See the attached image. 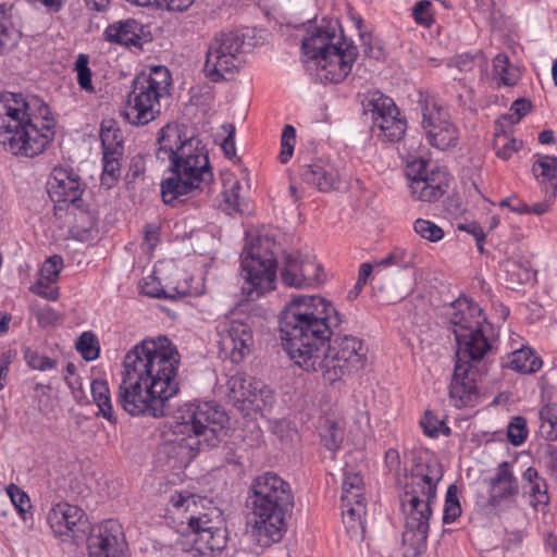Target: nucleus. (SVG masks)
Instances as JSON below:
<instances>
[{"mask_svg": "<svg viewBox=\"0 0 557 557\" xmlns=\"http://www.w3.org/2000/svg\"><path fill=\"white\" fill-rule=\"evenodd\" d=\"M102 37L103 40L113 45L139 49L152 39L147 26L131 17L109 24L104 28Z\"/></svg>", "mask_w": 557, "mask_h": 557, "instance_id": "24", "label": "nucleus"}, {"mask_svg": "<svg viewBox=\"0 0 557 557\" xmlns=\"http://www.w3.org/2000/svg\"><path fill=\"white\" fill-rule=\"evenodd\" d=\"M455 358L454 373L448 387L450 404L457 409L474 407L480 400V371L475 363L483 359L462 358L456 355Z\"/></svg>", "mask_w": 557, "mask_h": 557, "instance_id": "19", "label": "nucleus"}, {"mask_svg": "<svg viewBox=\"0 0 557 557\" xmlns=\"http://www.w3.org/2000/svg\"><path fill=\"white\" fill-rule=\"evenodd\" d=\"M156 157L169 162L171 175L161 182V197L173 208L186 202V196L202 190L214 181L206 145L198 136H187L186 128L168 123L157 137Z\"/></svg>", "mask_w": 557, "mask_h": 557, "instance_id": "2", "label": "nucleus"}, {"mask_svg": "<svg viewBox=\"0 0 557 557\" xmlns=\"http://www.w3.org/2000/svg\"><path fill=\"white\" fill-rule=\"evenodd\" d=\"M73 222L70 232L73 238L79 242L92 239L94 233H97L98 215L91 211L84 201L77 206H70Z\"/></svg>", "mask_w": 557, "mask_h": 557, "instance_id": "28", "label": "nucleus"}, {"mask_svg": "<svg viewBox=\"0 0 557 557\" xmlns=\"http://www.w3.org/2000/svg\"><path fill=\"white\" fill-rule=\"evenodd\" d=\"M102 154L123 156L124 138L122 131L113 120H104L100 125Z\"/></svg>", "mask_w": 557, "mask_h": 557, "instance_id": "30", "label": "nucleus"}, {"mask_svg": "<svg viewBox=\"0 0 557 557\" xmlns=\"http://www.w3.org/2000/svg\"><path fill=\"white\" fill-rule=\"evenodd\" d=\"M299 176L304 183L322 193L333 190L338 183L337 171L330 162L321 159L299 165Z\"/></svg>", "mask_w": 557, "mask_h": 557, "instance_id": "27", "label": "nucleus"}, {"mask_svg": "<svg viewBox=\"0 0 557 557\" xmlns=\"http://www.w3.org/2000/svg\"><path fill=\"white\" fill-rule=\"evenodd\" d=\"M420 425L423 433L432 438H436L440 434L449 436L451 429L445 423L444 420L438 419L431 410H426L420 420Z\"/></svg>", "mask_w": 557, "mask_h": 557, "instance_id": "37", "label": "nucleus"}, {"mask_svg": "<svg viewBox=\"0 0 557 557\" xmlns=\"http://www.w3.org/2000/svg\"><path fill=\"white\" fill-rule=\"evenodd\" d=\"M360 37H361V40H362V47H363V53L370 58H373L375 60H379L381 58V54H382V50L380 47H377L376 49H374L372 47V45L367 41L368 39H371V36L370 35H366V34H360Z\"/></svg>", "mask_w": 557, "mask_h": 557, "instance_id": "62", "label": "nucleus"}, {"mask_svg": "<svg viewBox=\"0 0 557 557\" xmlns=\"http://www.w3.org/2000/svg\"><path fill=\"white\" fill-rule=\"evenodd\" d=\"M392 265H396L401 269H406L408 267V262L406 260V252L404 250L394 249L386 257L376 261L373 264V269L374 268H387V267H392Z\"/></svg>", "mask_w": 557, "mask_h": 557, "instance_id": "54", "label": "nucleus"}, {"mask_svg": "<svg viewBox=\"0 0 557 557\" xmlns=\"http://www.w3.org/2000/svg\"><path fill=\"white\" fill-rule=\"evenodd\" d=\"M490 486L487 504L493 508H500L509 499L518 496L519 483L510 462L502 461L497 466L495 475L490 480Z\"/></svg>", "mask_w": 557, "mask_h": 557, "instance_id": "25", "label": "nucleus"}, {"mask_svg": "<svg viewBox=\"0 0 557 557\" xmlns=\"http://www.w3.org/2000/svg\"><path fill=\"white\" fill-rule=\"evenodd\" d=\"M548 198L545 201L536 202L532 206L527 205L525 202H518L521 207L512 208L515 210V213L518 214H535V215H542L547 213L550 210V207L553 205V201L555 198H550V194H547Z\"/></svg>", "mask_w": 557, "mask_h": 557, "instance_id": "53", "label": "nucleus"}, {"mask_svg": "<svg viewBox=\"0 0 557 557\" xmlns=\"http://www.w3.org/2000/svg\"><path fill=\"white\" fill-rule=\"evenodd\" d=\"M473 62L474 57L469 52H465L456 57V65L460 71L471 70Z\"/></svg>", "mask_w": 557, "mask_h": 557, "instance_id": "63", "label": "nucleus"}, {"mask_svg": "<svg viewBox=\"0 0 557 557\" xmlns=\"http://www.w3.org/2000/svg\"><path fill=\"white\" fill-rule=\"evenodd\" d=\"M406 173L410 181L411 195L424 202H435L449 186V174L445 168L422 157L408 161Z\"/></svg>", "mask_w": 557, "mask_h": 557, "instance_id": "16", "label": "nucleus"}, {"mask_svg": "<svg viewBox=\"0 0 557 557\" xmlns=\"http://www.w3.org/2000/svg\"><path fill=\"white\" fill-rule=\"evenodd\" d=\"M141 292H143L144 295L152 297V298H159V299L173 298V296L169 295L163 289L159 278H157L154 276H149L145 281L144 285L141 286Z\"/></svg>", "mask_w": 557, "mask_h": 557, "instance_id": "55", "label": "nucleus"}, {"mask_svg": "<svg viewBox=\"0 0 557 557\" xmlns=\"http://www.w3.org/2000/svg\"><path fill=\"white\" fill-rule=\"evenodd\" d=\"M540 432L547 441L557 440V404H546L540 409Z\"/></svg>", "mask_w": 557, "mask_h": 557, "instance_id": "35", "label": "nucleus"}, {"mask_svg": "<svg viewBox=\"0 0 557 557\" xmlns=\"http://www.w3.org/2000/svg\"><path fill=\"white\" fill-rule=\"evenodd\" d=\"M532 172L536 180L545 186L546 194H550V198L557 197V157L540 156L533 163Z\"/></svg>", "mask_w": 557, "mask_h": 557, "instance_id": "29", "label": "nucleus"}, {"mask_svg": "<svg viewBox=\"0 0 557 557\" xmlns=\"http://www.w3.org/2000/svg\"><path fill=\"white\" fill-rule=\"evenodd\" d=\"M219 347L220 356L233 363L242 362L252 350L253 334L251 325L246 320L231 319L220 322Z\"/></svg>", "mask_w": 557, "mask_h": 557, "instance_id": "21", "label": "nucleus"}, {"mask_svg": "<svg viewBox=\"0 0 557 557\" xmlns=\"http://www.w3.org/2000/svg\"><path fill=\"white\" fill-rule=\"evenodd\" d=\"M228 399L239 410L261 409L271 392L260 379L236 373L227 381Z\"/></svg>", "mask_w": 557, "mask_h": 557, "instance_id": "22", "label": "nucleus"}, {"mask_svg": "<svg viewBox=\"0 0 557 557\" xmlns=\"http://www.w3.org/2000/svg\"><path fill=\"white\" fill-rule=\"evenodd\" d=\"M528 435L527 419L522 416L513 417L507 426L508 442L513 446H520L525 442Z\"/></svg>", "mask_w": 557, "mask_h": 557, "instance_id": "42", "label": "nucleus"}, {"mask_svg": "<svg viewBox=\"0 0 557 557\" xmlns=\"http://www.w3.org/2000/svg\"><path fill=\"white\" fill-rule=\"evenodd\" d=\"M318 360L310 371L321 372L325 382L334 384L364 368L367 349L360 338L334 332Z\"/></svg>", "mask_w": 557, "mask_h": 557, "instance_id": "14", "label": "nucleus"}, {"mask_svg": "<svg viewBox=\"0 0 557 557\" xmlns=\"http://www.w3.org/2000/svg\"><path fill=\"white\" fill-rule=\"evenodd\" d=\"M458 230L472 235L475 240L476 239L482 240V237L485 235L484 230L476 222L459 224Z\"/></svg>", "mask_w": 557, "mask_h": 557, "instance_id": "60", "label": "nucleus"}, {"mask_svg": "<svg viewBox=\"0 0 557 557\" xmlns=\"http://www.w3.org/2000/svg\"><path fill=\"white\" fill-rule=\"evenodd\" d=\"M342 490L344 518H349L351 521L361 520L367 511L362 476L359 473L346 472Z\"/></svg>", "mask_w": 557, "mask_h": 557, "instance_id": "26", "label": "nucleus"}, {"mask_svg": "<svg viewBox=\"0 0 557 557\" xmlns=\"http://www.w3.org/2000/svg\"><path fill=\"white\" fill-rule=\"evenodd\" d=\"M144 243L151 250L159 243V228L154 224H147L144 230Z\"/></svg>", "mask_w": 557, "mask_h": 557, "instance_id": "58", "label": "nucleus"}, {"mask_svg": "<svg viewBox=\"0 0 557 557\" xmlns=\"http://www.w3.org/2000/svg\"><path fill=\"white\" fill-rule=\"evenodd\" d=\"M24 359L30 369L41 372L53 370L58 364L55 359L41 355L30 347L24 349Z\"/></svg>", "mask_w": 557, "mask_h": 557, "instance_id": "44", "label": "nucleus"}, {"mask_svg": "<svg viewBox=\"0 0 557 557\" xmlns=\"http://www.w3.org/2000/svg\"><path fill=\"white\" fill-rule=\"evenodd\" d=\"M461 515V506L458 498V487L450 484L446 491L445 505L443 511V523H454Z\"/></svg>", "mask_w": 557, "mask_h": 557, "instance_id": "39", "label": "nucleus"}, {"mask_svg": "<svg viewBox=\"0 0 557 557\" xmlns=\"http://www.w3.org/2000/svg\"><path fill=\"white\" fill-rule=\"evenodd\" d=\"M168 511L181 515L185 532L193 536L194 548L201 555L221 553L227 544V530L222 511L207 497L187 491L175 492L169 500Z\"/></svg>", "mask_w": 557, "mask_h": 557, "instance_id": "8", "label": "nucleus"}, {"mask_svg": "<svg viewBox=\"0 0 557 557\" xmlns=\"http://www.w3.org/2000/svg\"><path fill=\"white\" fill-rule=\"evenodd\" d=\"M63 269V258L60 255L50 256L40 269L41 276L50 282L58 281L61 270Z\"/></svg>", "mask_w": 557, "mask_h": 557, "instance_id": "49", "label": "nucleus"}, {"mask_svg": "<svg viewBox=\"0 0 557 557\" xmlns=\"http://www.w3.org/2000/svg\"><path fill=\"white\" fill-rule=\"evenodd\" d=\"M227 420L225 410L213 401L185 404L174 418L175 442L193 459L221 443L227 432Z\"/></svg>", "mask_w": 557, "mask_h": 557, "instance_id": "10", "label": "nucleus"}, {"mask_svg": "<svg viewBox=\"0 0 557 557\" xmlns=\"http://www.w3.org/2000/svg\"><path fill=\"white\" fill-rule=\"evenodd\" d=\"M172 85L171 73L163 65L138 73L132 81L127 95L124 119L134 126H145L161 113L160 100L169 95Z\"/></svg>", "mask_w": 557, "mask_h": 557, "instance_id": "12", "label": "nucleus"}, {"mask_svg": "<svg viewBox=\"0 0 557 557\" xmlns=\"http://www.w3.org/2000/svg\"><path fill=\"white\" fill-rule=\"evenodd\" d=\"M296 143V129L293 125L286 124L282 132L281 137V152L278 154L280 162L287 163L293 153Z\"/></svg>", "mask_w": 557, "mask_h": 557, "instance_id": "46", "label": "nucleus"}, {"mask_svg": "<svg viewBox=\"0 0 557 557\" xmlns=\"http://www.w3.org/2000/svg\"><path fill=\"white\" fill-rule=\"evenodd\" d=\"M15 45V39L11 29L1 28L0 30V54H3Z\"/></svg>", "mask_w": 557, "mask_h": 557, "instance_id": "61", "label": "nucleus"}, {"mask_svg": "<svg viewBox=\"0 0 557 557\" xmlns=\"http://www.w3.org/2000/svg\"><path fill=\"white\" fill-rule=\"evenodd\" d=\"M86 187L81 175L71 166H54L47 181L49 198L55 205L54 208L59 210L79 205Z\"/></svg>", "mask_w": 557, "mask_h": 557, "instance_id": "20", "label": "nucleus"}, {"mask_svg": "<svg viewBox=\"0 0 557 557\" xmlns=\"http://www.w3.org/2000/svg\"><path fill=\"white\" fill-rule=\"evenodd\" d=\"M12 361V352L10 350L2 352L0 357V391L5 386L10 364Z\"/></svg>", "mask_w": 557, "mask_h": 557, "instance_id": "57", "label": "nucleus"}, {"mask_svg": "<svg viewBox=\"0 0 557 557\" xmlns=\"http://www.w3.org/2000/svg\"><path fill=\"white\" fill-rule=\"evenodd\" d=\"M531 506L536 508L537 506H548L550 497L548 494V487L546 480H541L530 487Z\"/></svg>", "mask_w": 557, "mask_h": 557, "instance_id": "50", "label": "nucleus"}, {"mask_svg": "<svg viewBox=\"0 0 557 557\" xmlns=\"http://www.w3.org/2000/svg\"><path fill=\"white\" fill-rule=\"evenodd\" d=\"M319 435L321 443L332 453V459H334L336 451L342 447L344 430L335 420L325 419L320 426Z\"/></svg>", "mask_w": 557, "mask_h": 557, "instance_id": "34", "label": "nucleus"}, {"mask_svg": "<svg viewBox=\"0 0 557 557\" xmlns=\"http://www.w3.org/2000/svg\"><path fill=\"white\" fill-rule=\"evenodd\" d=\"M75 348L86 361L96 360L100 354L98 337L90 331L83 332L79 335Z\"/></svg>", "mask_w": 557, "mask_h": 557, "instance_id": "38", "label": "nucleus"}, {"mask_svg": "<svg viewBox=\"0 0 557 557\" xmlns=\"http://www.w3.org/2000/svg\"><path fill=\"white\" fill-rule=\"evenodd\" d=\"M281 280L287 287H314L325 282V273L315 259H299L297 255L287 253L284 258Z\"/></svg>", "mask_w": 557, "mask_h": 557, "instance_id": "23", "label": "nucleus"}, {"mask_svg": "<svg viewBox=\"0 0 557 557\" xmlns=\"http://www.w3.org/2000/svg\"><path fill=\"white\" fill-rule=\"evenodd\" d=\"M414 232L423 239L437 243L444 237V231L430 220L417 219L413 223Z\"/></svg>", "mask_w": 557, "mask_h": 557, "instance_id": "45", "label": "nucleus"}, {"mask_svg": "<svg viewBox=\"0 0 557 557\" xmlns=\"http://www.w3.org/2000/svg\"><path fill=\"white\" fill-rule=\"evenodd\" d=\"M53 534L65 542L78 544L86 539L89 557H125L127 543L122 524L107 519L92 527L87 515L78 506L55 504L47 516Z\"/></svg>", "mask_w": 557, "mask_h": 557, "instance_id": "6", "label": "nucleus"}, {"mask_svg": "<svg viewBox=\"0 0 557 557\" xmlns=\"http://www.w3.org/2000/svg\"><path fill=\"white\" fill-rule=\"evenodd\" d=\"M542 364V359L531 348L522 347L509 356L506 367L520 373L530 374L537 372Z\"/></svg>", "mask_w": 557, "mask_h": 557, "instance_id": "32", "label": "nucleus"}, {"mask_svg": "<svg viewBox=\"0 0 557 557\" xmlns=\"http://www.w3.org/2000/svg\"><path fill=\"white\" fill-rule=\"evenodd\" d=\"M342 323V317L331 301L321 296H297L280 315L282 345L290 359L306 371L314 364Z\"/></svg>", "mask_w": 557, "mask_h": 557, "instance_id": "3", "label": "nucleus"}, {"mask_svg": "<svg viewBox=\"0 0 557 557\" xmlns=\"http://www.w3.org/2000/svg\"><path fill=\"white\" fill-rule=\"evenodd\" d=\"M123 156H102L101 185L112 187L121 176V160Z\"/></svg>", "mask_w": 557, "mask_h": 557, "instance_id": "36", "label": "nucleus"}, {"mask_svg": "<svg viewBox=\"0 0 557 557\" xmlns=\"http://www.w3.org/2000/svg\"><path fill=\"white\" fill-rule=\"evenodd\" d=\"M248 507L252 515L251 533L261 547L280 543L287 532V519L294 508L288 482L274 472L259 474L251 483Z\"/></svg>", "mask_w": 557, "mask_h": 557, "instance_id": "5", "label": "nucleus"}, {"mask_svg": "<svg viewBox=\"0 0 557 557\" xmlns=\"http://www.w3.org/2000/svg\"><path fill=\"white\" fill-rule=\"evenodd\" d=\"M7 493L11 498L12 504L20 513H25L27 508L30 507V500L28 495L22 491L17 485L11 483L7 487Z\"/></svg>", "mask_w": 557, "mask_h": 557, "instance_id": "51", "label": "nucleus"}, {"mask_svg": "<svg viewBox=\"0 0 557 557\" xmlns=\"http://www.w3.org/2000/svg\"><path fill=\"white\" fill-rule=\"evenodd\" d=\"M242 185L238 180H228L224 183V202L235 212L243 213V198L240 196Z\"/></svg>", "mask_w": 557, "mask_h": 557, "instance_id": "43", "label": "nucleus"}, {"mask_svg": "<svg viewBox=\"0 0 557 557\" xmlns=\"http://www.w3.org/2000/svg\"><path fill=\"white\" fill-rule=\"evenodd\" d=\"M228 127V134L224 138L221 148L225 154L226 158L232 159L236 154L235 150V127L232 124L227 125Z\"/></svg>", "mask_w": 557, "mask_h": 557, "instance_id": "56", "label": "nucleus"}, {"mask_svg": "<svg viewBox=\"0 0 557 557\" xmlns=\"http://www.w3.org/2000/svg\"><path fill=\"white\" fill-rule=\"evenodd\" d=\"M443 478V469L436 462L414 465L406 475L399 496L406 520V534H412L411 543L416 553L426 548L432 505L436 500L437 485Z\"/></svg>", "mask_w": 557, "mask_h": 557, "instance_id": "7", "label": "nucleus"}, {"mask_svg": "<svg viewBox=\"0 0 557 557\" xmlns=\"http://www.w3.org/2000/svg\"><path fill=\"white\" fill-rule=\"evenodd\" d=\"M32 3H40L51 12H59L63 7L65 0H27Z\"/></svg>", "mask_w": 557, "mask_h": 557, "instance_id": "64", "label": "nucleus"}, {"mask_svg": "<svg viewBox=\"0 0 557 557\" xmlns=\"http://www.w3.org/2000/svg\"><path fill=\"white\" fill-rule=\"evenodd\" d=\"M364 114L371 115L372 132L383 141H400L407 129V121L391 97L374 92L363 106Z\"/></svg>", "mask_w": 557, "mask_h": 557, "instance_id": "17", "label": "nucleus"}, {"mask_svg": "<svg viewBox=\"0 0 557 557\" xmlns=\"http://www.w3.org/2000/svg\"><path fill=\"white\" fill-rule=\"evenodd\" d=\"M180 364L181 355L168 336L143 339L124 357L117 404L133 417H165L168 401L180 391Z\"/></svg>", "mask_w": 557, "mask_h": 557, "instance_id": "1", "label": "nucleus"}, {"mask_svg": "<svg viewBox=\"0 0 557 557\" xmlns=\"http://www.w3.org/2000/svg\"><path fill=\"white\" fill-rule=\"evenodd\" d=\"M432 2L430 0H420L412 8V17L418 25L431 27L435 22L432 13Z\"/></svg>", "mask_w": 557, "mask_h": 557, "instance_id": "47", "label": "nucleus"}, {"mask_svg": "<svg viewBox=\"0 0 557 557\" xmlns=\"http://www.w3.org/2000/svg\"><path fill=\"white\" fill-rule=\"evenodd\" d=\"M532 109V102L524 98L516 99L510 107V114L504 115L505 120H509L511 124L519 123Z\"/></svg>", "mask_w": 557, "mask_h": 557, "instance_id": "52", "label": "nucleus"}, {"mask_svg": "<svg viewBox=\"0 0 557 557\" xmlns=\"http://www.w3.org/2000/svg\"><path fill=\"white\" fill-rule=\"evenodd\" d=\"M523 146L522 140L508 138L505 134L500 136L495 134L494 149L496 156L502 160H509L515 152H518Z\"/></svg>", "mask_w": 557, "mask_h": 557, "instance_id": "41", "label": "nucleus"}, {"mask_svg": "<svg viewBox=\"0 0 557 557\" xmlns=\"http://www.w3.org/2000/svg\"><path fill=\"white\" fill-rule=\"evenodd\" d=\"M55 121L49 106L38 96L0 92V145L5 151L34 158L54 137Z\"/></svg>", "mask_w": 557, "mask_h": 557, "instance_id": "4", "label": "nucleus"}, {"mask_svg": "<svg viewBox=\"0 0 557 557\" xmlns=\"http://www.w3.org/2000/svg\"><path fill=\"white\" fill-rule=\"evenodd\" d=\"M280 246L270 237H258L242 253L244 283L242 290L256 300L275 288Z\"/></svg>", "mask_w": 557, "mask_h": 557, "instance_id": "13", "label": "nucleus"}, {"mask_svg": "<svg viewBox=\"0 0 557 557\" xmlns=\"http://www.w3.org/2000/svg\"><path fill=\"white\" fill-rule=\"evenodd\" d=\"M372 271L373 264L369 262H363L360 264L357 282L347 294V299L349 301H354L360 296L363 287L367 285L369 278L371 277Z\"/></svg>", "mask_w": 557, "mask_h": 557, "instance_id": "48", "label": "nucleus"}, {"mask_svg": "<svg viewBox=\"0 0 557 557\" xmlns=\"http://www.w3.org/2000/svg\"><path fill=\"white\" fill-rule=\"evenodd\" d=\"M449 323L457 344L456 356L484 359L493 352L490 338L493 326L479 304L467 297H459L451 304Z\"/></svg>", "mask_w": 557, "mask_h": 557, "instance_id": "11", "label": "nucleus"}, {"mask_svg": "<svg viewBox=\"0 0 557 557\" xmlns=\"http://www.w3.org/2000/svg\"><path fill=\"white\" fill-rule=\"evenodd\" d=\"M90 388L94 403L99 408L97 416L103 417L111 424L115 425L117 418L113 410L108 382L102 379H96L91 382Z\"/></svg>", "mask_w": 557, "mask_h": 557, "instance_id": "31", "label": "nucleus"}, {"mask_svg": "<svg viewBox=\"0 0 557 557\" xmlns=\"http://www.w3.org/2000/svg\"><path fill=\"white\" fill-rule=\"evenodd\" d=\"M252 44L246 42V34L240 30L223 32L210 44L203 72L213 83L225 79L226 74H234L239 67L238 55L245 47Z\"/></svg>", "mask_w": 557, "mask_h": 557, "instance_id": "15", "label": "nucleus"}, {"mask_svg": "<svg viewBox=\"0 0 557 557\" xmlns=\"http://www.w3.org/2000/svg\"><path fill=\"white\" fill-rule=\"evenodd\" d=\"M419 104L422 112V127L429 144L443 151L457 146L459 133L456 125L449 121L448 110L433 97L420 99Z\"/></svg>", "mask_w": 557, "mask_h": 557, "instance_id": "18", "label": "nucleus"}, {"mask_svg": "<svg viewBox=\"0 0 557 557\" xmlns=\"http://www.w3.org/2000/svg\"><path fill=\"white\" fill-rule=\"evenodd\" d=\"M385 465L389 471L398 472L400 470V457L397 449L389 448L385 453Z\"/></svg>", "mask_w": 557, "mask_h": 557, "instance_id": "59", "label": "nucleus"}, {"mask_svg": "<svg viewBox=\"0 0 557 557\" xmlns=\"http://www.w3.org/2000/svg\"><path fill=\"white\" fill-rule=\"evenodd\" d=\"M74 70L77 73V84L79 88L88 94H94L96 89L92 85V73L89 69V57L84 53L78 54Z\"/></svg>", "mask_w": 557, "mask_h": 557, "instance_id": "40", "label": "nucleus"}, {"mask_svg": "<svg viewBox=\"0 0 557 557\" xmlns=\"http://www.w3.org/2000/svg\"><path fill=\"white\" fill-rule=\"evenodd\" d=\"M301 51L315 65L320 79L331 84L343 82L358 57L357 46L337 22L309 28Z\"/></svg>", "mask_w": 557, "mask_h": 557, "instance_id": "9", "label": "nucleus"}, {"mask_svg": "<svg viewBox=\"0 0 557 557\" xmlns=\"http://www.w3.org/2000/svg\"><path fill=\"white\" fill-rule=\"evenodd\" d=\"M493 75L499 78V86L509 87L515 86L521 77L519 69L510 63L506 53H498L493 59Z\"/></svg>", "mask_w": 557, "mask_h": 557, "instance_id": "33", "label": "nucleus"}]
</instances>
